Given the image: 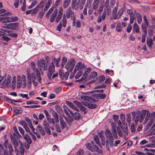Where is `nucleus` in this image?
Wrapping results in <instances>:
<instances>
[{"label": "nucleus", "mask_w": 155, "mask_h": 155, "mask_svg": "<svg viewBox=\"0 0 155 155\" xmlns=\"http://www.w3.org/2000/svg\"><path fill=\"white\" fill-rule=\"evenodd\" d=\"M140 111H137L136 112L137 115H136L135 112H132V113L133 117V120L137 124L139 121L140 123H142L144 119L146 114H147V116L146 117L144 123L145 124L147 122L150 117H153V118L155 117V112H153L151 114L149 113V111L145 110L143 111L140 115H139Z\"/></svg>", "instance_id": "f257e3e1"}, {"label": "nucleus", "mask_w": 155, "mask_h": 155, "mask_svg": "<svg viewBox=\"0 0 155 155\" xmlns=\"http://www.w3.org/2000/svg\"><path fill=\"white\" fill-rule=\"evenodd\" d=\"M89 93L87 92L83 93V95L81 96V97L84 100V101L82 103L89 108H94L96 107V104H93L92 103L96 102V100L93 98L88 96Z\"/></svg>", "instance_id": "f03ea898"}, {"label": "nucleus", "mask_w": 155, "mask_h": 155, "mask_svg": "<svg viewBox=\"0 0 155 155\" xmlns=\"http://www.w3.org/2000/svg\"><path fill=\"white\" fill-rule=\"evenodd\" d=\"M105 133L107 137L109 138L110 140L111 141L107 140L106 141V144L107 147L109 146H112L113 145V140L114 139H116L117 138L118 136L116 131H115V133L113 130H111V132L108 129L105 130Z\"/></svg>", "instance_id": "7ed1b4c3"}, {"label": "nucleus", "mask_w": 155, "mask_h": 155, "mask_svg": "<svg viewBox=\"0 0 155 155\" xmlns=\"http://www.w3.org/2000/svg\"><path fill=\"white\" fill-rule=\"evenodd\" d=\"M27 78L28 82V87L30 88L31 86V82L32 81L35 86H37L38 82L36 78V75L34 72L31 73L28 70L27 72Z\"/></svg>", "instance_id": "20e7f679"}, {"label": "nucleus", "mask_w": 155, "mask_h": 155, "mask_svg": "<svg viewBox=\"0 0 155 155\" xmlns=\"http://www.w3.org/2000/svg\"><path fill=\"white\" fill-rule=\"evenodd\" d=\"M10 138L12 143L14 145V147L15 149V152L17 154L18 153V151L16 147H18L19 145V143H21V142L18 138V136L15 133H13L11 134Z\"/></svg>", "instance_id": "39448f33"}, {"label": "nucleus", "mask_w": 155, "mask_h": 155, "mask_svg": "<svg viewBox=\"0 0 155 155\" xmlns=\"http://www.w3.org/2000/svg\"><path fill=\"white\" fill-rule=\"evenodd\" d=\"M17 87L18 88H19L21 87L24 88L26 86L25 77L24 75H22L21 76H18L17 77Z\"/></svg>", "instance_id": "423d86ee"}, {"label": "nucleus", "mask_w": 155, "mask_h": 155, "mask_svg": "<svg viewBox=\"0 0 155 155\" xmlns=\"http://www.w3.org/2000/svg\"><path fill=\"white\" fill-rule=\"evenodd\" d=\"M94 141H91L90 143H87L86 144V146L87 148L89 150L92 151V152H99V150L98 147L95 145H94L93 144Z\"/></svg>", "instance_id": "0eeeda50"}, {"label": "nucleus", "mask_w": 155, "mask_h": 155, "mask_svg": "<svg viewBox=\"0 0 155 155\" xmlns=\"http://www.w3.org/2000/svg\"><path fill=\"white\" fill-rule=\"evenodd\" d=\"M11 79V76L8 75L6 76V74H5V78L3 80V81L1 85L2 87H5L9 86Z\"/></svg>", "instance_id": "6e6552de"}, {"label": "nucleus", "mask_w": 155, "mask_h": 155, "mask_svg": "<svg viewBox=\"0 0 155 155\" xmlns=\"http://www.w3.org/2000/svg\"><path fill=\"white\" fill-rule=\"evenodd\" d=\"M75 60L74 59H71L68 61L65 67L67 70L70 69L71 71L75 65Z\"/></svg>", "instance_id": "1a4fd4ad"}, {"label": "nucleus", "mask_w": 155, "mask_h": 155, "mask_svg": "<svg viewBox=\"0 0 155 155\" xmlns=\"http://www.w3.org/2000/svg\"><path fill=\"white\" fill-rule=\"evenodd\" d=\"M48 76L49 79H51V76L55 71L54 66V63L52 62L50 63L48 68Z\"/></svg>", "instance_id": "9d476101"}, {"label": "nucleus", "mask_w": 155, "mask_h": 155, "mask_svg": "<svg viewBox=\"0 0 155 155\" xmlns=\"http://www.w3.org/2000/svg\"><path fill=\"white\" fill-rule=\"evenodd\" d=\"M66 16L68 18L70 17L73 19H75V15L74 12L72 11L71 8L70 7H69L67 9L66 12ZM75 20H74L73 22V23L75 24Z\"/></svg>", "instance_id": "9b49d317"}, {"label": "nucleus", "mask_w": 155, "mask_h": 155, "mask_svg": "<svg viewBox=\"0 0 155 155\" xmlns=\"http://www.w3.org/2000/svg\"><path fill=\"white\" fill-rule=\"evenodd\" d=\"M37 64L38 67L41 71L46 70L47 69V67H45V61L44 59L38 60Z\"/></svg>", "instance_id": "f8f14e48"}, {"label": "nucleus", "mask_w": 155, "mask_h": 155, "mask_svg": "<svg viewBox=\"0 0 155 155\" xmlns=\"http://www.w3.org/2000/svg\"><path fill=\"white\" fill-rule=\"evenodd\" d=\"M111 130H113L114 133H115V131H116V129H117L119 136L120 137L122 136L123 135L119 127H116V124L115 123H111Z\"/></svg>", "instance_id": "ddd939ff"}, {"label": "nucleus", "mask_w": 155, "mask_h": 155, "mask_svg": "<svg viewBox=\"0 0 155 155\" xmlns=\"http://www.w3.org/2000/svg\"><path fill=\"white\" fill-rule=\"evenodd\" d=\"M85 68V65L83 64H82L80 62H78L75 66V69L73 71V73H75L77 70L81 71V70H83Z\"/></svg>", "instance_id": "4468645a"}, {"label": "nucleus", "mask_w": 155, "mask_h": 155, "mask_svg": "<svg viewBox=\"0 0 155 155\" xmlns=\"http://www.w3.org/2000/svg\"><path fill=\"white\" fill-rule=\"evenodd\" d=\"M123 12V8L120 9L118 12L116 13H114L112 14V18L113 19L116 20L120 18Z\"/></svg>", "instance_id": "2eb2a0df"}, {"label": "nucleus", "mask_w": 155, "mask_h": 155, "mask_svg": "<svg viewBox=\"0 0 155 155\" xmlns=\"http://www.w3.org/2000/svg\"><path fill=\"white\" fill-rule=\"evenodd\" d=\"M19 23L18 22L9 23L8 25L7 29L11 30H16L17 29Z\"/></svg>", "instance_id": "dca6fc26"}, {"label": "nucleus", "mask_w": 155, "mask_h": 155, "mask_svg": "<svg viewBox=\"0 0 155 155\" xmlns=\"http://www.w3.org/2000/svg\"><path fill=\"white\" fill-rule=\"evenodd\" d=\"M23 138L28 144H31L32 142V140L30 136L27 134H25L22 136Z\"/></svg>", "instance_id": "f3484780"}, {"label": "nucleus", "mask_w": 155, "mask_h": 155, "mask_svg": "<svg viewBox=\"0 0 155 155\" xmlns=\"http://www.w3.org/2000/svg\"><path fill=\"white\" fill-rule=\"evenodd\" d=\"M63 9L62 7H60L59 8L58 14L55 20V22H58L61 18L63 14Z\"/></svg>", "instance_id": "a211bd4d"}, {"label": "nucleus", "mask_w": 155, "mask_h": 155, "mask_svg": "<svg viewBox=\"0 0 155 155\" xmlns=\"http://www.w3.org/2000/svg\"><path fill=\"white\" fill-rule=\"evenodd\" d=\"M37 132H39L42 135L44 136L45 135V132L41 125H38L36 128Z\"/></svg>", "instance_id": "6ab92c4d"}, {"label": "nucleus", "mask_w": 155, "mask_h": 155, "mask_svg": "<svg viewBox=\"0 0 155 155\" xmlns=\"http://www.w3.org/2000/svg\"><path fill=\"white\" fill-rule=\"evenodd\" d=\"M79 0H72V8L73 9L77 10L78 7Z\"/></svg>", "instance_id": "aec40b11"}, {"label": "nucleus", "mask_w": 155, "mask_h": 155, "mask_svg": "<svg viewBox=\"0 0 155 155\" xmlns=\"http://www.w3.org/2000/svg\"><path fill=\"white\" fill-rule=\"evenodd\" d=\"M58 10L57 9H56L54 11V12L51 15L50 17V21L51 22H53L54 21L55 18L58 13Z\"/></svg>", "instance_id": "412c9836"}, {"label": "nucleus", "mask_w": 155, "mask_h": 155, "mask_svg": "<svg viewBox=\"0 0 155 155\" xmlns=\"http://www.w3.org/2000/svg\"><path fill=\"white\" fill-rule=\"evenodd\" d=\"M61 78L63 80L67 79L69 75V73L68 72H66L65 73L61 72L60 74Z\"/></svg>", "instance_id": "4be33fe9"}, {"label": "nucleus", "mask_w": 155, "mask_h": 155, "mask_svg": "<svg viewBox=\"0 0 155 155\" xmlns=\"http://www.w3.org/2000/svg\"><path fill=\"white\" fill-rule=\"evenodd\" d=\"M21 124L24 128L26 132L30 130V129L28 127V124L24 120L22 121L21 122Z\"/></svg>", "instance_id": "5701e85b"}, {"label": "nucleus", "mask_w": 155, "mask_h": 155, "mask_svg": "<svg viewBox=\"0 0 155 155\" xmlns=\"http://www.w3.org/2000/svg\"><path fill=\"white\" fill-rule=\"evenodd\" d=\"M74 104H75L77 107H79L81 110L84 111L85 110V107L83 106L81 104V103L77 101H74Z\"/></svg>", "instance_id": "b1692460"}, {"label": "nucleus", "mask_w": 155, "mask_h": 155, "mask_svg": "<svg viewBox=\"0 0 155 155\" xmlns=\"http://www.w3.org/2000/svg\"><path fill=\"white\" fill-rule=\"evenodd\" d=\"M18 20V18L17 16H12L8 17L7 21L8 22H11L17 21Z\"/></svg>", "instance_id": "393cba45"}, {"label": "nucleus", "mask_w": 155, "mask_h": 155, "mask_svg": "<svg viewBox=\"0 0 155 155\" xmlns=\"http://www.w3.org/2000/svg\"><path fill=\"white\" fill-rule=\"evenodd\" d=\"M71 0H64L63 3V7L64 8H66L70 4Z\"/></svg>", "instance_id": "a878e982"}, {"label": "nucleus", "mask_w": 155, "mask_h": 155, "mask_svg": "<svg viewBox=\"0 0 155 155\" xmlns=\"http://www.w3.org/2000/svg\"><path fill=\"white\" fill-rule=\"evenodd\" d=\"M127 13L130 15V17L132 16V17L135 16L136 12L135 11H133L131 9L128 10L127 11Z\"/></svg>", "instance_id": "bb28decb"}, {"label": "nucleus", "mask_w": 155, "mask_h": 155, "mask_svg": "<svg viewBox=\"0 0 155 155\" xmlns=\"http://www.w3.org/2000/svg\"><path fill=\"white\" fill-rule=\"evenodd\" d=\"M136 16L137 18V21L139 24H141L142 21V18L141 15L139 13L136 14Z\"/></svg>", "instance_id": "cd10ccee"}, {"label": "nucleus", "mask_w": 155, "mask_h": 155, "mask_svg": "<svg viewBox=\"0 0 155 155\" xmlns=\"http://www.w3.org/2000/svg\"><path fill=\"white\" fill-rule=\"evenodd\" d=\"M8 17L7 16L4 17L2 16H0V22H1L3 23L5 22H8L7 21Z\"/></svg>", "instance_id": "c85d7f7f"}, {"label": "nucleus", "mask_w": 155, "mask_h": 155, "mask_svg": "<svg viewBox=\"0 0 155 155\" xmlns=\"http://www.w3.org/2000/svg\"><path fill=\"white\" fill-rule=\"evenodd\" d=\"M133 27L135 30V32L136 33H139L140 34L141 33L140 32V29L139 26L137 23H134V24Z\"/></svg>", "instance_id": "c756f323"}, {"label": "nucleus", "mask_w": 155, "mask_h": 155, "mask_svg": "<svg viewBox=\"0 0 155 155\" xmlns=\"http://www.w3.org/2000/svg\"><path fill=\"white\" fill-rule=\"evenodd\" d=\"M27 133H28L31 136V137L32 139L34 141H36L37 140V138L35 136V135L34 134H33L31 131V130H29L28 131Z\"/></svg>", "instance_id": "7c9ffc66"}, {"label": "nucleus", "mask_w": 155, "mask_h": 155, "mask_svg": "<svg viewBox=\"0 0 155 155\" xmlns=\"http://www.w3.org/2000/svg\"><path fill=\"white\" fill-rule=\"evenodd\" d=\"M61 118L60 117V124L61 125V127L62 130H63L66 127V123L61 120Z\"/></svg>", "instance_id": "2f4dec72"}, {"label": "nucleus", "mask_w": 155, "mask_h": 155, "mask_svg": "<svg viewBox=\"0 0 155 155\" xmlns=\"http://www.w3.org/2000/svg\"><path fill=\"white\" fill-rule=\"evenodd\" d=\"M99 5V0H94L93 4V9L96 10Z\"/></svg>", "instance_id": "473e14b6"}, {"label": "nucleus", "mask_w": 155, "mask_h": 155, "mask_svg": "<svg viewBox=\"0 0 155 155\" xmlns=\"http://www.w3.org/2000/svg\"><path fill=\"white\" fill-rule=\"evenodd\" d=\"M104 131H101V132L99 133L98 134V136L100 137L101 139V141L103 143H104L105 140L104 137L103 135V134H104Z\"/></svg>", "instance_id": "72a5a7b5"}, {"label": "nucleus", "mask_w": 155, "mask_h": 155, "mask_svg": "<svg viewBox=\"0 0 155 155\" xmlns=\"http://www.w3.org/2000/svg\"><path fill=\"white\" fill-rule=\"evenodd\" d=\"M104 12H105L106 14H107L108 15H109L111 13V10L109 7H105L104 8Z\"/></svg>", "instance_id": "f704fd0d"}, {"label": "nucleus", "mask_w": 155, "mask_h": 155, "mask_svg": "<svg viewBox=\"0 0 155 155\" xmlns=\"http://www.w3.org/2000/svg\"><path fill=\"white\" fill-rule=\"evenodd\" d=\"M116 30L117 32H120L121 31V27L120 22H119L117 23L116 25Z\"/></svg>", "instance_id": "c9c22d12"}, {"label": "nucleus", "mask_w": 155, "mask_h": 155, "mask_svg": "<svg viewBox=\"0 0 155 155\" xmlns=\"http://www.w3.org/2000/svg\"><path fill=\"white\" fill-rule=\"evenodd\" d=\"M126 120L128 124H130L131 122V117L130 114H127L126 115Z\"/></svg>", "instance_id": "e433bc0d"}, {"label": "nucleus", "mask_w": 155, "mask_h": 155, "mask_svg": "<svg viewBox=\"0 0 155 155\" xmlns=\"http://www.w3.org/2000/svg\"><path fill=\"white\" fill-rule=\"evenodd\" d=\"M18 95L19 97H21L23 98H25L27 99H29V97H28V95L27 94L19 93L18 94Z\"/></svg>", "instance_id": "4c0bfd02"}, {"label": "nucleus", "mask_w": 155, "mask_h": 155, "mask_svg": "<svg viewBox=\"0 0 155 155\" xmlns=\"http://www.w3.org/2000/svg\"><path fill=\"white\" fill-rule=\"evenodd\" d=\"M147 45L149 47H151L153 43L152 39L150 38L147 39Z\"/></svg>", "instance_id": "58836bf2"}, {"label": "nucleus", "mask_w": 155, "mask_h": 155, "mask_svg": "<svg viewBox=\"0 0 155 155\" xmlns=\"http://www.w3.org/2000/svg\"><path fill=\"white\" fill-rule=\"evenodd\" d=\"M8 148L9 149V152L10 155H12V153L13 151V150L12 146L11 144H9L7 146V148Z\"/></svg>", "instance_id": "ea45409f"}, {"label": "nucleus", "mask_w": 155, "mask_h": 155, "mask_svg": "<svg viewBox=\"0 0 155 155\" xmlns=\"http://www.w3.org/2000/svg\"><path fill=\"white\" fill-rule=\"evenodd\" d=\"M82 74V71H78L76 75L75 76V79L78 78Z\"/></svg>", "instance_id": "a19ab883"}, {"label": "nucleus", "mask_w": 155, "mask_h": 155, "mask_svg": "<svg viewBox=\"0 0 155 155\" xmlns=\"http://www.w3.org/2000/svg\"><path fill=\"white\" fill-rule=\"evenodd\" d=\"M77 155H86L84 151L82 149H80L77 153Z\"/></svg>", "instance_id": "79ce46f5"}, {"label": "nucleus", "mask_w": 155, "mask_h": 155, "mask_svg": "<svg viewBox=\"0 0 155 155\" xmlns=\"http://www.w3.org/2000/svg\"><path fill=\"white\" fill-rule=\"evenodd\" d=\"M97 73L96 72L93 71L91 72V74L90 75V78H93L97 76Z\"/></svg>", "instance_id": "37998d69"}, {"label": "nucleus", "mask_w": 155, "mask_h": 155, "mask_svg": "<svg viewBox=\"0 0 155 155\" xmlns=\"http://www.w3.org/2000/svg\"><path fill=\"white\" fill-rule=\"evenodd\" d=\"M143 18L144 21V26H145L146 27H147L149 25V23L148 22V21L147 19V17L146 16L144 15Z\"/></svg>", "instance_id": "c03bdc74"}, {"label": "nucleus", "mask_w": 155, "mask_h": 155, "mask_svg": "<svg viewBox=\"0 0 155 155\" xmlns=\"http://www.w3.org/2000/svg\"><path fill=\"white\" fill-rule=\"evenodd\" d=\"M106 96V95L105 94L101 93L98 94L97 95V97L98 98L101 99H104L105 98Z\"/></svg>", "instance_id": "a18cd8bd"}, {"label": "nucleus", "mask_w": 155, "mask_h": 155, "mask_svg": "<svg viewBox=\"0 0 155 155\" xmlns=\"http://www.w3.org/2000/svg\"><path fill=\"white\" fill-rule=\"evenodd\" d=\"M91 69L90 67H88L86 68L84 72V73L86 74H88L91 71Z\"/></svg>", "instance_id": "49530a36"}, {"label": "nucleus", "mask_w": 155, "mask_h": 155, "mask_svg": "<svg viewBox=\"0 0 155 155\" xmlns=\"http://www.w3.org/2000/svg\"><path fill=\"white\" fill-rule=\"evenodd\" d=\"M75 119L76 120H78L80 119V116L79 114L77 112H75L74 113V114H73Z\"/></svg>", "instance_id": "de8ad7c7"}, {"label": "nucleus", "mask_w": 155, "mask_h": 155, "mask_svg": "<svg viewBox=\"0 0 155 155\" xmlns=\"http://www.w3.org/2000/svg\"><path fill=\"white\" fill-rule=\"evenodd\" d=\"M120 118L123 123H124L125 120V115L123 114H121L120 115Z\"/></svg>", "instance_id": "09e8293b"}, {"label": "nucleus", "mask_w": 155, "mask_h": 155, "mask_svg": "<svg viewBox=\"0 0 155 155\" xmlns=\"http://www.w3.org/2000/svg\"><path fill=\"white\" fill-rule=\"evenodd\" d=\"M45 132L48 135H50L51 134V131L49 127H44Z\"/></svg>", "instance_id": "8fccbe9b"}, {"label": "nucleus", "mask_w": 155, "mask_h": 155, "mask_svg": "<svg viewBox=\"0 0 155 155\" xmlns=\"http://www.w3.org/2000/svg\"><path fill=\"white\" fill-rule=\"evenodd\" d=\"M8 31V30L6 29H0V35L2 36L4 35H5V33L4 32H7Z\"/></svg>", "instance_id": "3c124183"}, {"label": "nucleus", "mask_w": 155, "mask_h": 155, "mask_svg": "<svg viewBox=\"0 0 155 155\" xmlns=\"http://www.w3.org/2000/svg\"><path fill=\"white\" fill-rule=\"evenodd\" d=\"M67 61V58L66 57H63L62 59V62L61 64V66L63 67Z\"/></svg>", "instance_id": "603ef678"}, {"label": "nucleus", "mask_w": 155, "mask_h": 155, "mask_svg": "<svg viewBox=\"0 0 155 155\" xmlns=\"http://www.w3.org/2000/svg\"><path fill=\"white\" fill-rule=\"evenodd\" d=\"M67 21L66 18L65 17H63V18L62 20V25L65 28L66 26Z\"/></svg>", "instance_id": "864d4df0"}, {"label": "nucleus", "mask_w": 155, "mask_h": 155, "mask_svg": "<svg viewBox=\"0 0 155 155\" xmlns=\"http://www.w3.org/2000/svg\"><path fill=\"white\" fill-rule=\"evenodd\" d=\"M147 27L145 26H143V24L142 25V29L143 30V34H145V35L147 34Z\"/></svg>", "instance_id": "5fc2aeb1"}, {"label": "nucleus", "mask_w": 155, "mask_h": 155, "mask_svg": "<svg viewBox=\"0 0 155 155\" xmlns=\"http://www.w3.org/2000/svg\"><path fill=\"white\" fill-rule=\"evenodd\" d=\"M43 124L44 127H49V125L48 122L46 120H44L43 122Z\"/></svg>", "instance_id": "6e6d98bb"}, {"label": "nucleus", "mask_w": 155, "mask_h": 155, "mask_svg": "<svg viewBox=\"0 0 155 155\" xmlns=\"http://www.w3.org/2000/svg\"><path fill=\"white\" fill-rule=\"evenodd\" d=\"M130 130L132 132H134L135 131V124L134 123H132L131 126Z\"/></svg>", "instance_id": "4d7b16f0"}, {"label": "nucleus", "mask_w": 155, "mask_h": 155, "mask_svg": "<svg viewBox=\"0 0 155 155\" xmlns=\"http://www.w3.org/2000/svg\"><path fill=\"white\" fill-rule=\"evenodd\" d=\"M94 140L96 142V143L98 145H100V143L99 141V138L96 135L94 136Z\"/></svg>", "instance_id": "13d9d810"}, {"label": "nucleus", "mask_w": 155, "mask_h": 155, "mask_svg": "<svg viewBox=\"0 0 155 155\" xmlns=\"http://www.w3.org/2000/svg\"><path fill=\"white\" fill-rule=\"evenodd\" d=\"M39 6L35 7V8L32 9L31 10L32 11V13L34 14L37 13L38 10Z\"/></svg>", "instance_id": "bf43d9fd"}, {"label": "nucleus", "mask_w": 155, "mask_h": 155, "mask_svg": "<svg viewBox=\"0 0 155 155\" xmlns=\"http://www.w3.org/2000/svg\"><path fill=\"white\" fill-rule=\"evenodd\" d=\"M25 8H26L25 0H24V1L22 3V5L21 7V9L22 10L24 11L25 10Z\"/></svg>", "instance_id": "052dcab7"}, {"label": "nucleus", "mask_w": 155, "mask_h": 155, "mask_svg": "<svg viewBox=\"0 0 155 155\" xmlns=\"http://www.w3.org/2000/svg\"><path fill=\"white\" fill-rule=\"evenodd\" d=\"M28 127L31 129L33 133L35 131V129L33 127V125L31 123H30L28 125Z\"/></svg>", "instance_id": "680f3d73"}, {"label": "nucleus", "mask_w": 155, "mask_h": 155, "mask_svg": "<svg viewBox=\"0 0 155 155\" xmlns=\"http://www.w3.org/2000/svg\"><path fill=\"white\" fill-rule=\"evenodd\" d=\"M62 28V24L61 22H60V23L56 27V30L58 31H60L61 30V28Z\"/></svg>", "instance_id": "e2e57ef3"}, {"label": "nucleus", "mask_w": 155, "mask_h": 155, "mask_svg": "<svg viewBox=\"0 0 155 155\" xmlns=\"http://www.w3.org/2000/svg\"><path fill=\"white\" fill-rule=\"evenodd\" d=\"M18 130L21 134L23 136L24 134V130L21 127H19L18 128Z\"/></svg>", "instance_id": "0e129e2a"}, {"label": "nucleus", "mask_w": 155, "mask_h": 155, "mask_svg": "<svg viewBox=\"0 0 155 155\" xmlns=\"http://www.w3.org/2000/svg\"><path fill=\"white\" fill-rule=\"evenodd\" d=\"M4 150L3 146L2 145H0V155H3Z\"/></svg>", "instance_id": "69168bd1"}, {"label": "nucleus", "mask_w": 155, "mask_h": 155, "mask_svg": "<svg viewBox=\"0 0 155 155\" xmlns=\"http://www.w3.org/2000/svg\"><path fill=\"white\" fill-rule=\"evenodd\" d=\"M132 29V26L128 24L127 29V32L129 33L130 32Z\"/></svg>", "instance_id": "338daca9"}, {"label": "nucleus", "mask_w": 155, "mask_h": 155, "mask_svg": "<svg viewBox=\"0 0 155 155\" xmlns=\"http://www.w3.org/2000/svg\"><path fill=\"white\" fill-rule=\"evenodd\" d=\"M99 82H101L105 79V78L103 75H101L98 78Z\"/></svg>", "instance_id": "774afa93"}]
</instances>
